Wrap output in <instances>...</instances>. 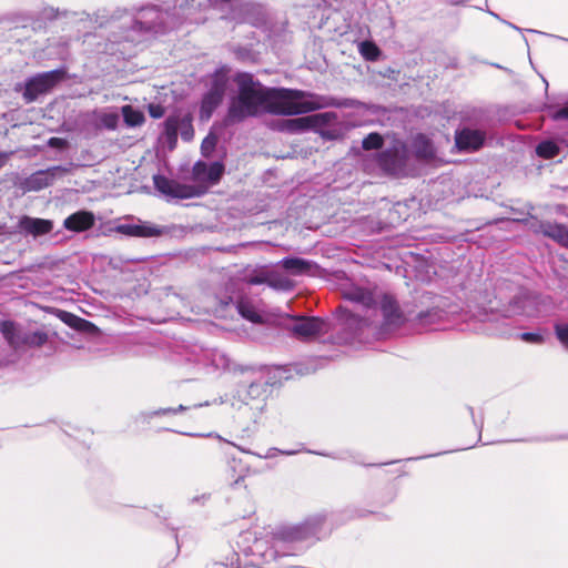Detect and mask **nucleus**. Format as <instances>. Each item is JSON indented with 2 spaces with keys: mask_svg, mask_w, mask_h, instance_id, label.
Wrapping results in <instances>:
<instances>
[{
  "mask_svg": "<svg viewBox=\"0 0 568 568\" xmlns=\"http://www.w3.org/2000/svg\"><path fill=\"white\" fill-rule=\"evenodd\" d=\"M192 173L196 181L216 184L224 173V165L221 162L206 164L199 161L194 164Z\"/></svg>",
  "mask_w": 568,
  "mask_h": 568,
  "instance_id": "17",
  "label": "nucleus"
},
{
  "mask_svg": "<svg viewBox=\"0 0 568 568\" xmlns=\"http://www.w3.org/2000/svg\"><path fill=\"white\" fill-rule=\"evenodd\" d=\"M516 221L523 223L534 234H541L562 247L568 248V229L564 224L541 221L530 212H528L526 217L517 219Z\"/></svg>",
  "mask_w": 568,
  "mask_h": 568,
  "instance_id": "8",
  "label": "nucleus"
},
{
  "mask_svg": "<svg viewBox=\"0 0 568 568\" xmlns=\"http://www.w3.org/2000/svg\"><path fill=\"white\" fill-rule=\"evenodd\" d=\"M7 158L6 153H0V169L6 164Z\"/></svg>",
  "mask_w": 568,
  "mask_h": 568,
  "instance_id": "43",
  "label": "nucleus"
},
{
  "mask_svg": "<svg viewBox=\"0 0 568 568\" xmlns=\"http://www.w3.org/2000/svg\"><path fill=\"white\" fill-rule=\"evenodd\" d=\"M245 469L240 460L232 458L227 460L225 468V478L231 484V486L236 487L241 480L245 478Z\"/></svg>",
  "mask_w": 568,
  "mask_h": 568,
  "instance_id": "23",
  "label": "nucleus"
},
{
  "mask_svg": "<svg viewBox=\"0 0 568 568\" xmlns=\"http://www.w3.org/2000/svg\"><path fill=\"white\" fill-rule=\"evenodd\" d=\"M325 516L315 515L300 525L283 528L278 535L284 541H301L315 537L320 539Z\"/></svg>",
  "mask_w": 568,
  "mask_h": 568,
  "instance_id": "11",
  "label": "nucleus"
},
{
  "mask_svg": "<svg viewBox=\"0 0 568 568\" xmlns=\"http://www.w3.org/2000/svg\"><path fill=\"white\" fill-rule=\"evenodd\" d=\"M414 155L418 160H430L435 156L432 141L424 134H417L412 142Z\"/></svg>",
  "mask_w": 568,
  "mask_h": 568,
  "instance_id": "21",
  "label": "nucleus"
},
{
  "mask_svg": "<svg viewBox=\"0 0 568 568\" xmlns=\"http://www.w3.org/2000/svg\"><path fill=\"white\" fill-rule=\"evenodd\" d=\"M236 92L230 98L225 126L242 123L246 119L263 113L277 115H298L324 108H354L357 101L338 99L331 95H317L301 90L275 89L263 85L247 72L234 77Z\"/></svg>",
  "mask_w": 568,
  "mask_h": 568,
  "instance_id": "1",
  "label": "nucleus"
},
{
  "mask_svg": "<svg viewBox=\"0 0 568 568\" xmlns=\"http://www.w3.org/2000/svg\"><path fill=\"white\" fill-rule=\"evenodd\" d=\"M67 172V169L57 165L49 168L47 170H39L32 173L30 176L26 178L21 183L20 187L24 192H37L42 189H45L53 184L54 180L58 176H61Z\"/></svg>",
  "mask_w": 568,
  "mask_h": 568,
  "instance_id": "14",
  "label": "nucleus"
},
{
  "mask_svg": "<svg viewBox=\"0 0 568 568\" xmlns=\"http://www.w3.org/2000/svg\"><path fill=\"white\" fill-rule=\"evenodd\" d=\"M344 297L359 306L364 313L342 306L336 310V315L354 338H358L365 328L377 323L378 310L383 315L382 327L385 331L396 329L410 322V317L400 311L397 300L392 294L353 286L344 292Z\"/></svg>",
  "mask_w": 568,
  "mask_h": 568,
  "instance_id": "2",
  "label": "nucleus"
},
{
  "mask_svg": "<svg viewBox=\"0 0 568 568\" xmlns=\"http://www.w3.org/2000/svg\"><path fill=\"white\" fill-rule=\"evenodd\" d=\"M179 133L184 141L193 139L194 129L191 115L173 114L168 116L163 123L161 140L168 144L170 150H173L176 146Z\"/></svg>",
  "mask_w": 568,
  "mask_h": 568,
  "instance_id": "9",
  "label": "nucleus"
},
{
  "mask_svg": "<svg viewBox=\"0 0 568 568\" xmlns=\"http://www.w3.org/2000/svg\"><path fill=\"white\" fill-rule=\"evenodd\" d=\"M237 312L241 314V316L252 323H261L262 322V315L258 314V312L255 310V307L245 300H240L236 303Z\"/></svg>",
  "mask_w": 568,
  "mask_h": 568,
  "instance_id": "28",
  "label": "nucleus"
},
{
  "mask_svg": "<svg viewBox=\"0 0 568 568\" xmlns=\"http://www.w3.org/2000/svg\"><path fill=\"white\" fill-rule=\"evenodd\" d=\"M520 339L530 344H542L545 342L544 335L537 332L521 333Z\"/></svg>",
  "mask_w": 568,
  "mask_h": 568,
  "instance_id": "36",
  "label": "nucleus"
},
{
  "mask_svg": "<svg viewBox=\"0 0 568 568\" xmlns=\"http://www.w3.org/2000/svg\"><path fill=\"white\" fill-rule=\"evenodd\" d=\"M4 225L0 224V235L4 234Z\"/></svg>",
  "mask_w": 568,
  "mask_h": 568,
  "instance_id": "45",
  "label": "nucleus"
},
{
  "mask_svg": "<svg viewBox=\"0 0 568 568\" xmlns=\"http://www.w3.org/2000/svg\"><path fill=\"white\" fill-rule=\"evenodd\" d=\"M189 407L184 405H179L178 407H168V408H161L156 412H154V415H168V414H178L187 410Z\"/></svg>",
  "mask_w": 568,
  "mask_h": 568,
  "instance_id": "38",
  "label": "nucleus"
},
{
  "mask_svg": "<svg viewBox=\"0 0 568 568\" xmlns=\"http://www.w3.org/2000/svg\"><path fill=\"white\" fill-rule=\"evenodd\" d=\"M67 144L65 140L63 139H60V138H51L49 141H48V145L51 146V148H64Z\"/></svg>",
  "mask_w": 568,
  "mask_h": 568,
  "instance_id": "40",
  "label": "nucleus"
},
{
  "mask_svg": "<svg viewBox=\"0 0 568 568\" xmlns=\"http://www.w3.org/2000/svg\"><path fill=\"white\" fill-rule=\"evenodd\" d=\"M65 71L57 69L38 73L28 78L24 83L22 97L27 103L36 101L40 95L49 93L60 81L63 80Z\"/></svg>",
  "mask_w": 568,
  "mask_h": 568,
  "instance_id": "7",
  "label": "nucleus"
},
{
  "mask_svg": "<svg viewBox=\"0 0 568 568\" xmlns=\"http://www.w3.org/2000/svg\"><path fill=\"white\" fill-rule=\"evenodd\" d=\"M18 225L22 232L34 237L45 235L53 230L52 221L30 216H22Z\"/></svg>",
  "mask_w": 568,
  "mask_h": 568,
  "instance_id": "20",
  "label": "nucleus"
},
{
  "mask_svg": "<svg viewBox=\"0 0 568 568\" xmlns=\"http://www.w3.org/2000/svg\"><path fill=\"white\" fill-rule=\"evenodd\" d=\"M559 146L552 142V141H541L537 146H536V153L538 156L542 158V159H554L555 156H557L559 154Z\"/></svg>",
  "mask_w": 568,
  "mask_h": 568,
  "instance_id": "29",
  "label": "nucleus"
},
{
  "mask_svg": "<svg viewBox=\"0 0 568 568\" xmlns=\"http://www.w3.org/2000/svg\"><path fill=\"white\" fill-rule=\"evenodd\" d=\"M291 321L286 331L291 337L301 342L315 341L332 331L329 321L318 316L295 315L291 317Z\"/></svg>",
  "mask_w": 568,
  "mask_h": 568,
  "instance_id": "4",
  "label": "nucleus"
},
{
  "mask_svg": "<svg viewBox=\"0 0 568 568\" xmlns=\"http://www.w3.org/2000/svg\"><path fill=\"white\" fill-rule=\"evenodd\" d=\"M566 190L568 191V186L566 187Z\"/></svg>",
  "mask_w": 568,
  "mask_h": 568,
  "instance_id": "47",
  "label": "nucleus"
},
{
  "mask_svg": "<svg viewBox=\"0 0 568 568\" xmlns=\"http://www.w3.org/2000/svg\"><path fill=\"white\" fill-rule=\"evenodd\" d=\"M405 155L399 150H385L378 154V166L388 174H397L405 166Z\"/></svg>",
  "mask_w": 568,
  "mask_h": 568,
  "instance_id": "18",
  "label": "nucleus"
},
{
  "mask_svg": "<svg viewBox=\"0 0 568 568\" xmlns=\"http://www.w3.org/2000/svg\"><path fill=\"white\" fill-rule=\"evenodd\" d=\"M153 184L168 199H191L203 194L196 186L182 184L161 174L153 176Z\"/></svg>",
  "mask_w": 568,
  "mask_h": 568,
  "instance_id": "12",
  "label": "nucleus"
},
{
  "mask_svg": "<svg viewBox=\"0 0 568 568\" xmlns=\"http://www.w3.org/2000/svg\"><path fill=\"white\" fill-rule=\"evenodd\" d=\"M61 318L64 323H67L68 325L72 326V327H75V328H79L83 324L88 323L85 320H82L71 313H68V312H62Z\"/></svg>",
  "mask_w": 568,
  "mask_h": 568,
  "instance_id": "35",
  "label": "nucleus"
},
{
  "mask_svg": "<svg viewBox=\"0 0 568 568\" xmlns=\"http://www.w3.org/2000/svg\"><path fill=\"white\" fill-rule=\"evenodd\" d=\"M216 143L217 138L214 134L210 133L207 136H205L201 143L202 155L209 158L214 151Z\"/></svg>",
  "mask_w": 568,
  "mask_h": 568,
  "instance_id": "34",
  "label": "nucleus"
},
{
  "mask_svg": "<svg viewBox=\"0 0 568 568\" xmlns=\"http://www.w3.org/2000/svg\"><path fill=\"white\" fill-rule=\"evenodd\" d=\"M445 313L439 308H430L418 313L410 322L416 328H427L428 326L443 321Z\"/></svg>",
  "mask_w": 568,
  "mask_h": 568,
  "instance_id": "22",
  "label": "nucleus"
},
{
  "mask_svg": "<svg viewBox=\"0 0 568 568\" xmlns=\"http://www.w3.org/2000/svg\"><path fill=\"white\" fill-rule=\"evenodd\" d=\"M554 332L558 342L568 352V323H555Z\"/></svg>",
  "mask_w": 568,
  "mask_h": 568,
  "instance_id": "33",
  "label": "nucleus"
},
{
  "mask_svg": "<svg viewBox=\"0 0 568 568\" xmlns=\"http://www.w3.org/2000/svg\"><path fill=\"white\" fill-rule=\"evenodd\" d=\"M0 333L13 349L23 346H41L48 339L44 332L27 331L13 321H0Z\"/></svg>",
  "mask_w": 568,
  "mask_h": 568,
  "instance_id": "5",
  "label": "nucleus"
},
{
  "mask_svg": "<svg viewBox=\"0 0 568 568\" xmlns=\"http://www.w3.org/2000/svg\"><path fill=\"white\" fill-rule=\"evenodd\" d=\"M104 24H105V22H103V21H101V22L99 23V26H100V27H102V26H104Z\"/></svg>",
  "mask_w": 568,
  "mask_h": 568,
  "instance_id": "46",
  "label": "nucleus"
},
{
  "mask_svg": "<svg viewBox=\"0 0 568 568\" xmlns=\"http://www.w3.org/2000/svg\"><path fill=\"white\" fill-rule=\"evenodd\" d=\"M149 114L153 119H160L164 115V109L161 105L151 104L149 105Z\"/></svg>",
  "mask_w": 568,
  "mask_h": 568,
  "instance_id": "39",
  "label": "nucleus"
},
{
  "mask_svg": "<svg viewBox=\"0 0 568 568\" xmlns=\"http://www.w3.org/2000/svg\"><path fill=\"white\" fill-rule=\"evenodd\" d=\"M226 87V80L223 75L215 74L210 90L203 95L200 116L202 120H209L216 108L221 104Z\"/></svg>",
  "mask_w": 568,
  "mask_h": 568,
  "instance_id": "13",
  "label": "nucleus"
},
{
  "mask_svg": "<svg viewBox=\"0 0 568 568\" xmlns=\"http://www.w3.org/2000/svg\"><path fill=\"white\" fill-rule=\"evenodd\" d=\"M555 212L558 214H564L565 216L568 217V206L565 204H557L555 206Z\"/></svg>",
  "mask_w": 568,
  "mask_h": 568,
  "instance_id": "42",
  "label": "nucleus"
},
{
  "mask_svg": "<svg viewBox=\"0 0 568 568\" xmlns=\"http://www.w3.org/2000/svg\"><path fill=\"white\" fill-rule=\"evenodd\" d=\"M172 9L162 10L156 6H146L139 9L136 14L130 18V30L146 33H164L168 29L174 28L172 24Z\"/></svg>",
  "mask_w": 568,
  "mask_h": 568,
  "instance_id": "3",
  "label": "nucleus"
},
{
  "mask_svg": "<svg viewBox=\"0 0 568 568\" xmlns=\"http://www.w3.org/2000/svg\"><path fill=\"white\" fill-rule=\"evenodd\" d=\"M264 392L265 388L262 383L253 382L246 387L245 394L241 395V398L246 402L260 397Z\"/></svg>",
  "mask_w": 568,
  "mask_h": 568,
  "instance_id": "32",
  "label": "nucleus"
},
{
  "mask_svg": "<svg viewBox=\"0 0 568 568\" xmlns=\"http://www.w3.org/2000/svg\"><path fill=\"white\" fill-rule=\"evenodd\" d=\"M94 223V214L90 211L81 210L64 219L63 227L70 232L81 233L92 229Z\"/></svg>",
  "mask_w": 568,
  "mask_h": 568,
  "instance_id": "19",
  "label": "nucleus"
},
{
  "mask_svg": "<svg viewBox=\"0 0 568 568\" xmlns=\"http://www.w3.org/2000/svg\"><path fill=\"white\" fill-rule=\"evenodd\" d=\"M535 303V298L529 294H520L515 296L510 302V307L514 314L532 316L534 313L529 307Z\"/></svg>",
  "mask_w": 568,
  "mask_h": 568,
  "instance_id": "24",
  "label": "nucleus"
},
{
  "mask_svg": "<svg viewBox=\"0 0 568 568\" xmlns=\"http://www.w3.org/2000/svg\"><path fill=\"white\" fill-rule=\"evenodd\" d=\"M282 266L293 275H302L308 273L312 264L300 257H285L281 261Z\"/></svg>",
  "mask_w": 568,
  "mask_h": 568,
  "instance_id": "26",
  "label": "nucleus"
},
{
  "mask_svg": "<svg viewBox=\"0 0 568 568\" xmlns=\"http://www.w3.org/2000/svg\"><path fill=\"white\" fill-rule=\"evenodd\" d=\"M114 232L129 237H155L162 234V229L149 222L121 223L114 226Z\"/></svg>",
  "mask_w": 568,
  "mask_h": 568,
  "instance_id": "15",
  "label": "nucleus"
},
{
  "mask_svg": "<svg viewBox=\"0 0 568 568\" xmlns=\"http://www.w3.org/2000/svg\"><path fill=\"white\" fill-rule=\"evenodd\" d=\"M549 116L555 121L568 120V102L561 108H551L549 111Z\"/></svg>",
  "mask_w": 568,
  "mask_h": 568,
  "instance_id": "37",
  "label": "nucleus"
},
{
  "mask_svg": "<svg viewBox=\"0 0 568 568\" xmlns=\"http://www.w3.org/2000/svg\"><path fill=\"white\" fill-rule=\"evenodd\" d=\"M266 281V277L263 275H255L248 278V283L252 285L262 284Z\"/></svg>",
  "mask_w": 568,
  "mask_h": 568,
  "instance_id": "41",
  "label": "nucleus"
},
{
  "mask_svg": "<svg viewBox=\"0 0 568 568\" xmlns=\"http://www.w3.org/2000/svg\"><path fill=\"white\" fill-rule=\"evenodd\" d=\"M336 119L333 112H324L302 118L281 120L275 129L287 133H302L308 130H321Z\"/></svg>",
  "mask_w": 568,
  "mask_h": 568,
  "instance_id": "10",
  "label": "nucleus"
},
{
  "mask_svg": "<svg viewBox=\"0 0 568 568\" xmlns=\"http://www.w3.org/2000/svg\"><path fill=\"white\" fill-rule=\"evenodd\" d=\"M215 0H175L172 8V24L175 27L184 21L202 23L205 13L216 7Z\"/></svg>",
  "mask_w": 568,
  "mask_h": 568,
  "instance_id": "6",
  "label": "nucleus"
},
{
  "mask_svg": "<svg viewBox=\"0 0 568 568\" xmlns=\"http://www.w3.org/2000/svg\"><path fill=\"white\" fill-rule=\"evenodd\" d=\"M359 53L367 61H376L381 55L379 48L372 41H362L358 45Z\"/></svg>",
  "mask_w": 568,
  "mask_h": 568,
  "instance_id": "30",
  "label": "nucleus"
},
{
  "mask_svg": "<svg viewBox=\"0 0 568 568\" xmlns=\"http://www.w3.org/2000/svg\"><path fill=\"white\" fill-rule=\"evenodd\" d=\"M95 125L100 129L115 130L120 122V116L115 111H99L94 113Z\"/></svg>",
  "mask_w": 568,
  "mask_h": 568,
  "instance_id": "25",
  "label": "nucleus"
},
{
  "mask_svg": "<svg viewBox=\"0 0 568 568\" xmlns=\"http://www.w3.org/2000/svg\"><path fill=\"white\" fill-rule=\"evenodd\" d=\"M121 112L123 115L124 123L128 126H140L143 124L145 118L142 111L134 109L132 105H123L121 108Z\"/></svg>",
  "mask_w": 568,
  "mask_h": 568,
  "instance_id": "27",
  "label": "nucleus"
},
{
  "mask_svg": "<svg viewBox=\"0 0 568 568\" xmlns=\"http://www.w3.org/2000/svg\"><path fill=\"white\" fill-rule=\"evenodd\" d=\"M231 0H215V3L219 4V3H227L230 2Z\"/></svg>",
  "mask_w": 568,
  "mask_h": 568,
  "instance_id": "44",
  "label": "nucleus"
},
{
  "mask_svg": "<svg viewBox=\"0 0 568 568\" xmlns=\"http://www.w3.org/2000/svg\"><path fill=\"white\" fill-rule=\"evenodd\" d=\"M384 140L382 135L377 132L369 133L366 138H364L362 142V146L364 150H378L383 146Z\"/></svg>",
  "mask_w": 568,
  "mask_h": 568,
  "instance_id": "31",
  "label": "nucleus"
},
{
  "mask_svg": "<svg viewBox=\"0 0 568 568\" xmlns=\"http://www.w3.org/2000/svg\"><path fill=\"white\" fill-rule=\"evenodd\" d=\"M485 140L486 133L481 130L464 128L455 134V143L460 151H477L484 145Z\"/></svg>",
  "mask_w": 568,
  "mask_h": 568,
  "instance_id": "16",
  "label": "nucleus"
}]
</instances>
